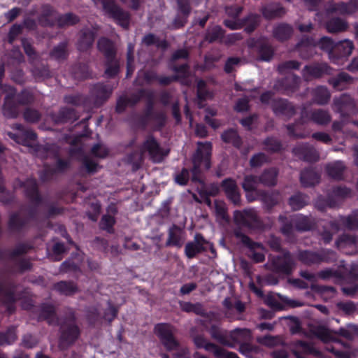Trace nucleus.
Returning <instances> with one entry per match:
<instances>
[{"instance_id":"nucleus-64","label":"nucleus","mask_w":358,"mask_h":358,"mask_svg":"<svg viewBox=\"0 0 358 358\" xmlns=\"http://www.w3.org/2000/svg\"><path fill=\"white\" fill-rule=\"evenodd\" d=\"M269 162L270 159L266 154L258 152L251 157L249 164L252 168H259Z\"/></svg>"},{"instance_id":"nucleus-26","label":"nucleus","mask_w":358,"mask_h":358,"mask_svg":"<svg viewBox=\"0 0 358 358\" xmlns=\"http://www.w3.org/2000/svg\"><path fill=\"white\" fill-rule=\"evenodd\" d=\"M97 49L103 55L105 59L117 57L115 44L106 37H101L98 40Z\"/></svg>"},{"instance_id":"nucleus-27","label":"nucleus","mask_w":358,"mask_h":358,"mask_svg":"<svg viewBox=\"0 0 358 358\" xmlns=\"http://www.w3.org/2000/svg\"><path fill=\"white\" fill-rule=\"evenodd\" d=\"M354 78L346 72H341L329 79L328 83L334 89L342 91L347 89V85L353 83Z\"/></svg>"},{"instance_id":"nucleus-2","label":"nucleus","mask_w":358,"mask_h":358,"mask_svg":"<svg viewBox=\"0 0 358 358\" xmlns=\"http://www.w3.org/2000/svg\"><path fill=\"white\" fill-rule=\"evenodd\" d=\"M139 150L144 157L147 155L148 159L155 164L162 162L169 154V149L163 148L152 134L145 136L139 146Z\"/></svg>"},{"instance_id":"nucleus-10","label":"nucleus","mask_w":358,"mask_h":358,"mask_svg":"<svg viewBox=\"0 0 358 358\" xmlns=\"http://www.w3.org/2000/svg\"><path fill=\"white\" fill-rule=\"evenodd\" d=\"M300 84L301 78L296 74H292L277 80L273 85V90L288 95L297 91Z\"/></svg>"},{"instance_id":"nucleus-49","label":"nucleus","mask_w":358,"mask_h":358,"mask_svg":"<svg viewBox=\"0 0 358 358\" xmlns=\"http://www.w3.org/2000/svg\"><path fill=\"white\" fill-rule=\"evenodd\" d=\"M192 341L197 348H204L207 351H213L214 355L215 352L217 351V349L220 348L216 344L208 341L203 335L192 336Z\"/></svg>"},{"instance_id":"nucleus-9","label":"nucleus","mask_w":358,"mask_h":358,"mask_svg":"<svg viewBox=\"0 0 358 358\" xmlns=\"http://www.w3.org/2000/svg\"><path fill=\"white\" fill-rule=\"evenodd\" d=\"M248 47L255 49L259 62H270L273 58L275 50L266 39H252L248 42Z\"/></svg>"},{"instance_id":"nucleus-1","label":"nucleus","mask_w":358,"mask_h":358,"mask_svg":"<svg viewBox=\"0 0 358 358\" xmlns=\"http://www.w3.org/2000/svg\"><path fill=\"white\" fill-rule=\"evenodd\" d=\"M57 325L59 326L60 333L59 348L63 350H66L76 343L81 333L75 310L70 307H65L63 315L60 317Z\"/></svg>"},{"instance_id":"nucleus-31","label":"nucleus","mask_w":358,"mask_h":358,"mask_svg":"<svg viewBox=\"0 0 358 358\" xmlns=\"http://www.w3.org/2000/svg\"><path fill=\"white\" fill-rule=\"evenodd\" d=\"M296 231L300 233L313 229L316 226L315 219L312 216L298 215L294 216Z\"/></svg>"},{"instance_id":"nucleus-35","label":"nucleus","mask_w":358,"mask_h":358,"mask_svg":"<svg viewBox=\"0 0 358 358\" xmlns=\"http://www.w3.org/2000/svg\"><path fill=\"white\" fill-rule=\"evenodd\" d=\"M325 28L329 33L338 34L347 31L349 28V24L344 19L332 17L326 22Z\"/></svg>"},{"instance_id":"nucleus-41","label":"nucleus","mask_w":358,"mask_h":358,"mask_svg":"<svg viewBox=\"0 0 358 358\" xmlns=\"http://www.w3.org/2000/svg\"><path fill=\"white\" fill-rule=\"evenodd\" d=\"M154 331L161 343H163L174 334L175 328L168 323H159L155 326Z\"/></svg>"},{"instance_id":"nucleus-32","label":"nucleus","mask_w":358,"mask_h":358,"mask_svg":"<svg viewBox=\"0 0 358 358\" xmlns=\"http://www.w3.org/2000/svg\"><path fill=\"white\" fill-rule=\"evenodd\" d=\"M257 194L261 197V201L268 210L278 204L281 200L280 192L277 190L272 191L271 192L259 190L257 192Z\"/></svg>"},{"instance_id":"nucleus-61","label":"nucleus","mask_w":358,"mask_h":358,"mask_svg":"<svg viewBox=\"0 0 358 358\" xmlns=\"http://www.w3.org/2000/svg\"><path fill=\"white\" fill-rule=\"evenodd\" d=\"M258 184H259L258 176L248 175L244 177L241 186L245 192H250L256 190Z\"/></svg>"},{"instance_id":"nucleus-56","label":"nucleus","mask_w":358,"mask_h":358,"mask_svg":"<svg viewBox=\"0 0 358 358\" xmlns=\"http://www.w3.org/2000/svg\"><path fill=\"white\" fill-rule=\"evenodd\" d=\"M335 335H339L348 340L354 339L355 336H358V326L353 324H349L345 328H340L338 331H335Z\"/></svg>"},{"instance_id":"nucleus-39","label":"nucleus","mask_w":358,"mask_h":358,"mask_svg":"<svg viewBox=\"0 0 358 358\" xmlns=\"http://www.w3.org/2000/svg\"><path fill=\"white\" fill-rule=\"evenodd\" d=\"M310 120L318 125H327L331 120V114L328 110L319 108L310 113Z\"/></svg>"},{"instance_id":"nucleus-11","label":"nucleus","mask_w":358,"mask_h":358,"mask_svg":"<svg viewBox=\"0 0 358 358\" xmlns=\"http://www.w3.org/2000/svg\"><path fill=\"white\" fill-rule=\"evenodd\" d=\"M271 108L276 116L285 117L289 120L296 113V109L287 99L277 98L271 100Z\"/></svg>"},{"instance_id":"nucleus-24","label":"nucleus","mask_w":358,"mask_h":358,"mask_svg":"<svg viewBox=\"0 0 358 358\" xmlns=\"http://www.w3.org/2000/svg\"><path fill=\"white\" fill-rule=\"evenodd\" d=\"M52 120L56 124H63L74 122L78 119L76 110L72 108L63 107L57 113L51 115Z\"/></svg>"},{"instance_id":"nucleus-46","label":"nucleus","mask_w":358,"mask_h":358,"mask_svg":"<svg viewBox=\"0 0 358 358\" xmlns=\"http://www.w3.org/2000/svg\"><path fill=\"white\" fill-rule=\"evenodd\" d=\"M224 33V30L220 26H213L206 30L205 40L210 43H214L217 41L222 42Z\"/></svg>"},{"instance_id":"nucleus-52","label":"nucleus","mask_w":358,"mask_h":358,"mask_svg":"<svg viewBox=\"0 0 358 358\" xmlns=\"http://www.w3.org/2000/svg\"><path fill=\"white\" fill-rule=\"evenodd\" d=\"M3 113V115L8 118H16L19 115V110L17 105L11 100L8 95L5 98Z\"/></svg>"},{"instance_id":"nucleus-5","label":"nucleus","mask_w":358,"mask_h":358,"mask_svg":"<svg viewBox=\"0 0 358 358\" xmlns=\"http://www.w3.org/2000/svg\"><path fill=\"white\" fill-rule=\"evenodd\" d=\"M234 220L236 225L252 230H264L266 225L258 215L256 210L252 208L242 211L236 210L234 214Z\"/></svg>"},{"instance_id":"nucleus-14","label":"nucleus","mask_w":358,"mask_h":358,"mask_svg":"<svg viewBox=\"0 0 358 358\" xmlns=\"http://www.w3.org/2000/svg\"><path fill=\"white\" fill-rule=\"evenodd\" d=\"M112 92V87L103 83H97L90 90V99L94 106H100L110 96Z\"/></svg>"},{"instance_id":"nucleus-20","label":"nucleus","mask_w":358,"mask_h":358,"mask_svg":"<svg viewBox=\"0 0 358 358\" xmlns=\"http://www.w3.org/2000/svg\"><path fill=\"white\" fill-rule=\"evenodd\" d=\"M31 152L41 159L57 158L59 148L55 144L34 145Z\"/></svg>"},{"instance_id":"nucleus-54","label":"nucleus","mask_w":358,"mask_h":358,"mask_svg":"<svg viewBox=\"0 0 358 358\" xmlns=\"http://www.w3.org/2000/svg\"><path fill=\"white\" fill-rule=\"evenodd\" d=\"M354 49L353 42L348 39H345L336 44L335 50L338 52L340 57H348L352 54Z\"/></svg>"},{"instance_id":"nucleus-18","label":"nucleus","mask_w":358,"mask_h":358,"mask_svg":"<svg viewBox=\"0 0 358 358\" xmlns=\"http://www.w3.org/2000/svg\"><path fill=\"white\" fill-rule=\"evenodd\" d=\"M95 32L89 27H84L78 33L77 48L80 52H86L92 47Z\"/></svg>"},{"instance_id":"nucleus-22","label":"nucleus","mask_w":358,"mask_h":358,"mask_svg":"<svg viewBox=\"0 0 358 358\" xmlns=\"http://www.w3.org/2000/svg\"><path fill=\"white\" fill-rule=\"evenodd\" d=\"M208 331L211 338L217 341L220 344L229 348H233L232 341L230 340L229 331L215 324H212Z\"/></svg>"},{"instance_id":"nucleus-53","label":"nucleus","mask_w":358,"mask_h":358,"mask_svg":"<svg viewBox=\"0 0 358 358\" xmlns=\"http://www.w3.org/2000/svg\"><path fill=\"white\" fill-rule=\"evenodd\" d=\"M182 310L186 313H194L197 315L206 316V312L200 303H192L191 302L180 303Z\"/></svg>"},{"instance_id":"nucleus-57","label":"nucleus","mask_w":358,"mask_h":358,"mask_svg":"<svg viewBox=\"0 0 358 358\" xmlns=\"http://www.w3.org/2000/svg\"><path fill=\"white\" fill-rule=\"evenodd\" d=\"M244 22L245 31L250 34L255 31L259 22V15L256 14H250L247 17L242 19Z\"/></svg>"},{"instance_id":"nucleus-8","label":"nucleus","mask_w":358,"mask_h":358,"mask_svg":"<svg viewBox=\"0 0 358 358\" xmlns=\"http://www.w3.org/2000/svg\"><path fill=\"white\" fill-rule=\"evenodd\" d=\"M234 236L241 243L248 248L250 254L248 257L255 263H261L265 260V255L258 250H264L265 248L261 243L252 241L248 236L243 234L240 229H236L234 231Z\"/></svg>"},{"instance_id":"nucleus-48","label":"nucleus","mask_w":358,"mask_h":358,"mask_svg":"<svg viewBox=\"0 0 358 358\" xmlns=\"http://www.w3.org/2000/svg\"><path fill=\"white\" fill-rule=\"evenodd\" d=\"M296 48L299 53L301 58L308 59L316 53L315 48L308 41H301L296 45Z\"/></svg>"},{"instance_id":"nucleus-19","label":"nucleus","mask_w":358,"mask_h":358,"mask_svg":"<svg viewBox=\"0 0 358 358\" xmlns=\"http://www.w3.org/2000/svg\"><path fill=\"white\" fill-rule=\"evenodd\" d=\"M185 232L178 225L173 224L168 231V238L165 243L166 247L180 248L185 242Z\"/></svg>"},{"instance_id":"nucleus-33","label":"nucleus","mask_w":358,"mask_h":358,"mask_svg":"<svg viewBox=\"0 0 358 358\" xmlns=\"http://www.w3.org/2000/svg\"><path fill=\"white\" fill-rule=\"evenodd\" d=\"M38 21L43 27H52L55 21H57V16L50 6L44 5L42 6L41 13L38 18Z\"/></svg>"},{"instance_id":"nucleus-55","label":"nucleus","mask_w":358,"mask_h":358,"mask_svg":"<svg viewBox=\"0 0 358 358\" xmlns=\"http://www.w3.org/2000/svg\"><path fill=\"white\" fill-rule=\"evenodd\" d=\"M326 11L327 13H339L343 14H352V11L347 10V4L343 2H334L329 1L327 6Z\"/></svg>"},{"instance_id":"nucleus-13","label":"nucleus","mask_w":358,"mask_h":358,"mask_svg":"<svg viewBox=\"0 0 358 358\" xmlns=\"http://www.w3.org/2000/svg\"><path fill=\"white\" fill-rule=\"evenodd\" d=\"M292 153L303 161L315 162L320 159L317 150L308 143H301L292 149Z\"/></svg>"},{"instance_id":"nucleus-45","label":"nucleus","mask_w":358,"mask_h":358,"mask_svg":"<svg viewBox=\"0 0 358 358\" xmlns=\"http://www.w3.org/2000/svg\"><path fill=\"white\" fill-rule=\"evenodd\" d=\"M106 69L104 76L107 78H113L120 72V62L117 57L105 59Z\"/></svg>"},{"instance_id":"nucleus-3","label":"nucleus","mask_w":358,"mask_h":358,"mask_svg":"<svg viewBox=\"0 0 358 358\" xmlns=\"http://www.w3.org/2000/svg\"><path fill=\"white\" fill-rule=\"evenodd\" d=\"M264 267L275 273L290 275L296 268V262L289 251L281 255L271 256Z\"/></svg>"},{"instance_id":"nucleus-21","label":"nucleus","mask_w":358,"mask_h":358,"mask_svg":"<svg viewBox=\"0 0 358 358\" xmlns=\"http://www.w3.org/2000/svg\"><path fill=\"white\" fill-rule=\"evenodd\" d=\"M39 320H45L50 325H56L60 317H57L56 307L48 303H42L40 306Z\"/></svg>"},{"instance_id":"nucleus-28","label":"nucleus","mask_w":358,"mask_h":358,"mask_svg":"<svg viewBox=\"0 0 358 358\" xmlns=\"http://www.w3.org/2000/svg\"><path fill=\"white\" fill-rule=\"evenodd\" d=\"M293 27L287 23H279L273 28V36L280 42L289 40L293 35Z\"/></svg>"},{"instance_id":"nucleus-60","label":"nucleus","mask_w":358,"mask_h":358,"mask_svg":"<svg viewBox=\"0 0 358 358\" xmlns=\"http://www.w3.org/2000/svg\"><path fill=\"white\" fill-rule=\"evenodd\" d=\"M357 243V237L355 235L343 233L336 241V245L338 248H346L355 245Z\"/></svg>"},{"instance_id":"nucleus-43","label":"nucleus","mask_w":358,"mask_h":358,"mask_svg":"<svg viewBox=\"0 0 358 358\" xmlns=\"http://www.w3.org/2000/svg\"><path fill=\"white\" fill-rule=\"evenodd\" d=\"M230 332V340L232 341L233 348L235 347L236 343H243L251 337L250 330L248 329L236 328Z\"/></svg>"},{"instance_id":"nucleus-17","label":"nucleus","mask_w":358,"mask_h":358,"mask_svg":"<svg viewBox=\"0 0 358 358\" xmlns=\"http://www.w3.org/2000/svg\"><path fill=\"white\" fill-rule=\"evenodd\" d=\"M292 351L296 358H306V356L313 355L318 357L320 352L315 348L313 345L310 343L296 341L292 344Z\"/></svg>"},{"instance_id":"nucleus-42","label":"nucleus","mask_w":358,"mask_h":358,"mask_svg":"<svg viewBox=\"0 0 358 358\" xmlns=\"http://www.w3.org/2000/svg\"><path fill=\"white\" fill-rule=\"evenodd\" d=\"M144 158V155L139 150V151H134L128 154L124 159V162L127 164L131 166L133 171H136L142 166Z\"/></svg>"},{"instance_id":"nucleus-44","label":"nucleus","mask_w":358,"mask_h":358,"mask_svg":"<svg viewBox=\"0 0 358 358\" xmlns=\"http://www.w3.org/2000/svg\"><path fill=\"white\" fill-rule=\"evenodd\" d=\"M313 101L318 105L327 104L331 98V94L327 87L318 86L313 90Z\"/></svg>"},{"instance_id":"nucleus-37","label":"nucleus","mask_w":358,"mask_h":358,"mask_svg":"<svg viewBox=\"0 0 358 358\" xmlns=\"http://www.w3.org/2000/svg\"><path fill=\"white\" fill-rule=\"evenodd\" d=\"M53 289L60 294L72 296L79 292L76 283L73 281L62 280L53 285Z\"/></svg>"},{"instance_id":"nucleus-58","label":"nucleus","mask_w":358,"mask_h":358,"mask_svg":"<svg viewBox=\"0 0 358 358\" xmlns=\"http://www.w3.org/2000/svg\"><path fill=\"white\" fill-rule=\"evenodd\" d=\"M199 183L201 185L200 188H198V192L200 196H215L220 192L217 184L211 183L209 185H206L203 180L202 182Z\"/></svg>"},{"instance_id":"nucleus-50","label":"nucleus","mask_w":358,"mask_h":358,"mask_svg":"<svg viewBox=\"0 0 358 358\" xmlns=\"http://www.w3.org/2000/svg\"><path fill=\"white\" fill-rule=\"evenodd\" d=\"M308 196L302 193H296L289 199V204L293 210H299L308 205Z\"/></svg>"},{"instance_id":"nucleus-16","label":"nucleus","mask_w":358,"mask_h":358,"mask_svg":"<svg viewBox=\"0 0 358 358\" xmlns=\"http://www.w3.org/2000/svg\"><path fill=\"white\" fill-rule=\"evenodd\" d=\"M324 171L329 178L336 181L345 179V173L347 166L344 162L338 160L327 163L324 166Z\"/></svg>"},{"instance_id":"nucleus-36","label":"nucleus","mask_w":358,"mask_h":358,"mask_svg":"<svg viewBox=\"0 0 358 358\" xmlns=\"http://www.w3.org/2000/svg\"><path fill=\"white\" fill-rule=\"evenodd\" d=\"M22 185L24 187L25 194L35 204H38L41 198L38 191L37 182L35 179H27Z\"/></svg>"},{"instance_id":"nucleus-62","label":"nucleus","mask_w":358,"mask_h":358,"mask_svg":"<svg viewBox=\"0 0 358 358\" xmlns=\"http://www.w3.org/2000/svg\"><path fill=\"white\" fill-rule=\"evenodd\" d=\"M341 220L345 227L348 229H358V210L353 212L346 217H342Z\"/></svg>"},{"instance_id":"nucleus-29","label":"nucleus","mask_w":358,"mask_h":358,"mask_svg":"<svg viewBox=\"0 0 358 358\" xmlns=\"http://www.w3.org/2000/svg\"><path fill=\"white\" fill-rule=\"evenodd\" d=\"M278 221L280 224V232L288 238H293L295 236V231H296L294 216L287 217L280 215L278 217Z\"/></svg>"},{"instance_id":"nucleus-63","label":"nucleus","mask_w":358,"mask_h":358,"mask_svg":"<svg viewBox=\"0 0 358 358\" xmlns=\"http://www.w3.org/2000/svg\"><path fill=\"white\" fill-rule=\"evenodd\" d=\"M351 191L349 188L345 186H336L334 187L331 193L329 194L332 199L338 201L339 204V199H342L350 196Z\"/></svg>"},{"instance_id":"nucleus-51","label":"nucleus","mask_w":358,"mask_h":358,"mask_svg":"<svg viewBox=\"0 0 358 358\" xmlns=\"http://www.w3.org/2000/svg\"><path fill=\"white\" fill-rule=\"evenodd\" d=\"M263 15L268 20L280 17L285 14V10L279 5H270L263 10Z\"/></svg>"},{"instance_id":"nucleus-12","label":"nucleus","mask_w":358,"mask_h":358,"mask_svg":"<svg viewBox=\"0 0 358 358\" xmlns=\"http://www.w3.org/2000/svg\"><path fill=\"white\" fill-rule=\"evenodd\" d=\"M206 244H209V241L206 240L201 234L196 233L194 240L187 242L185 246L186 257L188 259H193L199 254L206 252L207 250Z\"/></svg>"},{"instance_id":"nucleus-34","label":"nucleus","mask_w":358,"mask_h":358,"mask_svg":"<svg viewBox=\"0 0 358 358\" xmlns=\"http://www.w3.org/2000/svg\"><path fill=\"white\" fill-rule=\"evenodd\" d=\"M298 258L303 264L308 266L320 264L325 259L322 254L308 250L299 252Z\"/></svg>"},{"instance_id":"nucleus-30","label":"nucleus","mask_w":358,"mask_h":358,"mask_svg":"<svg viewBox=\"0 0 358 358\" xmlns=\"http://www.w3.org/2000/svg\"><path fill=\"white\" fill-rule=\"evenodd\" d=\"M306 122L303 113H301L300 119L296 120L294 123L285 125L287 130V134L289 137L295 139L305 138L308 136L303 130L301 126Z\"/></svg>"},{"instance_id":"nucleus-59","label":"nucleus","mask_w":358,"mask_h":358,"mask_svg":"<svg viewBox=\"0 0 358 358\" xmlns=\"http://www.w3.org/2000/svg\"><path fill=\"white\" fill-rule=\"evenodd\" d=\"M79 17L72 13H68L57 17V23L59 27L72 26L79 22Z\"/></svg>"},{"instance_id":"nucleus-7","label":"nucleus","mask_w":358,"mask_h":358,"mask_svg":"<svg viewBox=\"0 0 358 358\" xmlns=\"http://www.w3.org/2000/svg\"><path fill=\"white\" fill-rule=\"evenodd\" d=\"M95 4L100 1L105 14L114 19L125 29L128 28L129 14L120 7L114 0H93Z\"/></svg>"},{"instance_id":"nucleus-23","label":"nucleus","mask_w":358,"mask_h":358,"mask_svg":"<svg viewBox=\"0 0 358 358\" xmlns=\"http://www.w3.org/2000/svg\"><path fill=\"white\" fill-rule=\"evenodd\" d=\"M279 169L276 167L265 169L258 176L260 184L265 187H275L278 183Z\"/></svg>"},{"instance_id":"nucleus-6","label":"nucleus","mask_w":358,"mask_h":358,"mask_svg":"<svg viewBox=\"0 0 358 358\" xmlns=\"http://www.w3.org/2000/svg\"><path fill=\"white\" fill-rule=\"evenodd\" d=\"M210 156H211V145L210 143L208 146L201 150L198 148L192 157L193 166L191 169L192 172V181L193 182H202V178L200 175L202 171V165L206 170L210 168Z\"/></svg>"},{"instance_id":"nucleus-40","label":"nucleus","mask_w":358,"mask_h":358,"mask_svg":"<svg viewBox=\"0 0 358 358\" xmlns=\"http://www.w3.org/2000/svg\"><path fill=\"white\" fill-rule=\"evenodd\" d=\"M71 74L77 80H83L92 78V71L87 64L78 63L71 68Z\"/></svg>"},{"instance_id":"nucleus-38","label":"nucleus","mask_w":358,"mask_h":358,"mask_svg":"<svg viewBox=\"0 0 358 358\" xmlns=\"http://www.w3.org/2000/svg\"><path fill=\"white\" fill-rule=\"evenodd\" d=\"M300 182L303 187H309L320 182V176L313 169H306L301 172Z\"/></svg>"},{"instance_id":"nucleus-15","label":"nucleus","mask_w":358,"mask_h":358,"mask_svg":"<svg viewBox=\"0 0 358 358\" xmlns=\"http://www.w3.org/2000/svg\"><path fill=\"white\" fill-rule=\"evenodd\" d=\"M330 73L331 68L327 64L306 65L302 70V76L305 80L320 78L324 75L330 74Z\"/></svg>"},{"instance_id":"nucleus-25","label":"nucleus","mask_w":358,"mask_h":358,"mask_svg":"<svg viewBox=\"0 0 358 358\" xmlns=\"http://www.w3.org/2000/svg\"><path fill=\"white\" fill-rule=\"evenodd\" d=\"M311 331L317 338H318L324 343H327L331 341H334L341 343L345 348L349 347L348 344H345L340 340L334 339L335 331L330 330L324 325L315 326L312 328Z\"/></svg>"},{"instance_id":"nucleus-4","label":"nucleus","mask_w":358,"mask_h":358,"mask_svg":"<svg viewBox=\"0 0 358 358\" xmlns=\"http://www.w3.org/2000/svg\"><path fill=\"white\" fill-rule=\"evenodd\" d=\"M332 110L342 117H348L358 113V104L349 93H343L333 99Z\"/></svg>"},{"instance_id":"nucleus-47","label":"nucleus","mask_w":358,"mask_h":358,"mask_svg":"<svg viewBox=\"0 0 358 358\" xmlns=\"http://www.w3.org/2000/svg\"><path fill=\"white\" fill-rule=\"evenodd\" d=\"M222 140L227 143H231L234 147L240 148L242 145V140L235 129H229L224 131L221 135Z\"/></svg>"}]
</instances>
